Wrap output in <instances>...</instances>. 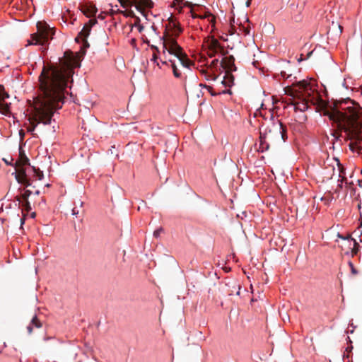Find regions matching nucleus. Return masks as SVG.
<instances>
[{
    "label": "nucleus",
    "instance_id": "nucleus-1",
    "mask_svg": "<svg viewBox=\"0 0 362 362\" xmlns=\"http://www.w3.org/2000/svg\"><path fill=\"white\" fill-rule=\"evenodd\" d=\"M59 69L44 70L39 76L40 93L33 103L28 120V132H33L38 124H49L54 112L62 107L66 93V77L59 76Z\"/></svg>",
    "mask_w": 362,
    "mask_h": 362
},
{
    "label": "nucleus",
    "instance_id": "nucleus-2",
    "mask_svg": "<svg viewBox=\"0 0 362 362\" xmlns=\"http://www.w3.org/2000/svg\"><path fill=\"white\" fill-rule=\"evenodd\" d=\"M324 114L330 120L337 124L348 139L353 140L349 144L351 151L361 150L358 144L362 143V107L350 98L337 101L331 111L325 110Z\"/></svg>",
    "mask_w": 362,
    "mask_h": 362
},
{
    "label": "nucleus",
    "instance_id": "nucleus-3",
    "mask_svg": "<svg viewBox=\"0 0 362 362\" xmlns=\"http://www.w3.org/2000/svg\"><path fill=\"white\" fill-rule=\"evenodd\" d=\"M286 93L292 96L294 100H294L292 105L295 106L296 110L301 112L308 110L311 105L320 106L323 103L319 93L305 81H299L292 87H287Z\"/></svg>",
    "mask_w": 362,
    "mask_h": 362
},
{
    "label": "nucleus",
    "instance_id": "nucleus-4",
    "mask_svg": "<svg viewBox=\"0 0 362 362\" xmlns=\"http://www.w3.org/2000/svg\"><path fill=\"white\" fill-rule=\"evenodd\" d=\"M83 42V46L77 55H75L71 51H66L62 57L59 58L58 63L49 64L44 66L42 71L52 68L59 69V76L66 77V88L70 79L72 81L74 69L81 65V58L86 54V49L89 47V43L86 39H81Z\"/></svg>",
    "mask_w": 362,
    "mask_h": 362
},
{
    "label": "nucleus",
    "instance_id": "nucleus-5",
    "mask_svg": "<svg viewBox=\"0 0 362 362\" xmlns=\"http://www.w3.org/2000/svg\"><path fill=\"white\" fill-rule=\"evenodd\" d=\"M172 33L165 32L162 37L163 52L168 51L169 54L176 57L180 64L186 68H189L193 62L189 59L187 55L183 52L182 48L177 44L176 37L182 32L178 23L170 21L169 23Z\"/></svg>",
    "mask_w": 362,
    "mask_h": 362
},
{
    "label": "nucleus",
    "instance_id": "nucleus-6",
    "mask_svg": "<svg viewBox=\"0 0 362 362\" xmlns=\"http://www.w3.org/2000/svg\"><path fill=\"white\" fill-rule=\"evenodd\" d=\"M287 139V129L281 122L274 123L272 128L265 132L264 135L260 133L259 145L258 151L264 152L269 148V140L273 144H281Z\"/></svg>",
    "mask_w": 362,
    "mask_h": 362
},
{
    "label": "nucleus",
    "instance_id": "nucleus-7",
    "mask_svg": "<svg viewBox=\"0 0 362 362\" xmlns=\"http://www.w3.org/2000/svg\"><path fill=\"white\" fill-rule=\"evenodd\" d=\"M37 33L31 35V41L29 42L30 45H44L52 38L54 34V30L45 22H38L37 23Z\"/></svg>",
    "mask_w": 362,
    "mask_h": 362
},
{
    "label": "nucleus",
    "instance_id": "nucleus-8",
    "mask_svg": "<svg viewBox=\"0 0 362 362\" xmlns=\"http://www.w3.org/2000/svg\"><path fill=\"white\" fill-rule=\"evenodd\" d=\"M235 58L233 56H229L223 57L221 62V66L226 70V71H235L237 68L235 65Z\"/></svg>",
    "mask_w": 362,
    "mask_h": 362
},
{
    "label": "nucleus",
    "instance_id": "nucleus-9",
    "mask_svg": "<svg viewBox=\"0 0 362 362\" xmlns=\"http://www.w3.org/2000/svg\"><path fill=\"white\" fill-rule=\"evenodd\" d=\"M96 20H90L87 23H86L81 30V31L78 33V36L76 38V41L78 42V39H86L90 35L91 28L93 25L96 23Z\"/></svg>",
    "mask_w": 362,
    "mask_h": 362
},
{
    "label": "nucleus",
    "instance_id": "nucleus-10",
    "mask_svg": "<svg viewBox=\"0 0 362 362\" xmlns=\"http://www.w3.org/2000/svg\"><path fill=\"white\" fill-rule=\"evenodd\" d=\"M134 4L136 8L144 16H146V14L144 11H141L143 9L146 8H151L153 7V2L151 0H134Z\"/></svg>",
    "mask_w": 362,
    "mask_h": 362
},
{
    "label": "nucleus",
    "instance_id": "nucleus-11",
    "mask_svg": "<svg viewBox=\"0 0 362 362\" xmlns=\"http://www.w3.org/2000/svg\"><path fill=\"white\" fill-rule=\"evenodd\" d=\"M207 46L210 49L219 51L222 55H225L226 54V52H225L223 47L221 45L218 40L213 37L210 40H208Z\"/></svg>",
    "mask_w": 362,
    "mask_h": 362
},
{
    "label": "nucleus",
    "instance_id": "nucleus-12",
    "mask_svg": "<svg viewBox=\"0 0 362 362\" xmlns=\"http://www.w3.org/2000/svg\"><path fill=\"white\" fill-rule=\"evenodd\" d=\"M221 83L226 87H231L234 85V76L232 74V72L229 71H226L225 76Z\"/></svg>",
    "mask_w": 362,
    "mask_h": 362
},
{
    "label": "nucleus",
    "instance_id": "nucleus-13",
    "mask_svg": "<svg viewBox=\"0 0 362 362\" xmlns=\"http://www.w3.org/2000/svg\"><path fill=\"white\" fill-rule=\"evenodd\" d=\"M339 237L342 238V239H345L347 240L348 242V244H349V247H350L351 245V243L353 242L354 243V247L353 248L351 249V256L354 257V255H356L358 250H359V244L356 242V240L353 239V238H344L342 235H339Z\"/></svg>",
    "mask_w": 362,
    "mask_h": 362
},
{
    "label": "nucleus",
    "instance_id": "nucleus-14",
    "mask_svg": "<svg viewBox=\"0 0 362 362\" xmlns=\"http://www.w3.org/2000/svg\"><path fill=\"white\" fill-rule=\"evenodd\" d=\"M200 86H202L203 88L206 89L212 96H215V95H217L219 94H231L232 93V92L230 89L223 90L218 93H216L213 90V88L210 86H208L206 84H200Z\"/></svg>",
    "mask_w": 362,
    "mask_h": 362
},
{
    "label": "nucleus",
    "instance_id": "nucleus-15",
    "mask_svg": "<svg viewBox=\"0 0 362 362\" xmlns=\"http://www.w3.org/2000/svg\"><path fill=\"white\" fill-rule=\"evenodd\" d=\"M33 327L37 328H40L42 327V323L37 317V316H34L31 320L30 324L27 327V330L28 334H31L33 332Z\"/></svg>",
    "mask_w": 362,
    "mask_h": 362
},
{
    "label": "nucleus",
    "instance_id": "nucleus-16",
    "mask_svg": "<svg viewBox=\"0 0 362 362\" xmlns=\"http://www.w3.org/2000/svg\"><path fill=\"white\" fill-rule=\"evenodd\" d=\"M26 172L23 166H17L16 165V175L15 178L17 180V178L19 179V180L27 177Z\"/></svg>",
    "mask_w": 362,
    "mask_h": 362
},
{
    "label": "nucleus",
    "instance_id": "nucleus-17",
    "mask_svg": "<svg viewBox=\"0 0 362 362\" xmlns=\"http://www.w3.org/2000/svg\"><path fill=\"white\" fill-rule=\"evenodd\" d=\"M97 12V8L95 6H85L83 9V13L88 17L94 16Z\"/></svg>",
    "mask_w": 362,
    "mask_h": 362
},
{
    "label": "nucleus",
    "instance_id": "nucleus-18",
    "mask_svg": "<svg viewBox=\"0 0 362 362\" xmlns=\"http://www.w3.org/2000/svg\"><path fill=\"white\" fill-rule=\"evenodd\" d=\"M16 165L17 166H23L30 165L29 159L26 157L25 154L20 153V158L16 162Z\"/></svg>",
    "mask_w": 362,
    "mask_h": 362
},
{
    "label": "nucleus",
    "instance_id": "nucleus-19",
    "mask_svg": "<svg viewBox=\"0 0 362 362\" xmlns=\"http://www.w3.org/2000/svg\"><path fill=\"white\" fill-rule=\"evenodd\" d=\"M333 160H334V162L336 163V165L338 167L339 176L341 177L342 180H346V177H344L345 169L344 168L343 165L340 163L339 160L337 158H334Z\"/></svg>",
    "mask_w": 362,
    "mask_h": 362
},
{
    "label": "nucleus",
    "instance_id": "nucleus-20",
    "mask_svg": "<svg viewBox=\"0 0 362 362\" xmlns=\"http://www.w3.org/2000/svg\"><path fill=\"white\" fill-rule=\"evenodd\" d=\"M200 71L204 75L205 79L207 81H216L218 78V76L209 73L207 70L202 69Z\"/></svg>",
    "mask_w": 362,
    "mask_h": 362
},
{
    "label": "nucleus",
    "instance_id": "nucleus-21",
    "mask_svg": "<svg viewBox=\"0 0 362 362\" xmlns=\"http://www.w3.org/2000/svg\"><path fill=\"white\" fill-rule=\"evenodd\" d=\"M2 100L0 99V112L4 115H7L9 112V105L1 103Z\"/></svg>",
    "mask_w": 362,
    "mask_h": 362
},
{
    "label": "nucleus",
    "instance_id": "nucleus-22",
    "mask_svg": "<svg viewBox=\"0 0 362 362\" xmlns=\"http://www.w3.org/2000/svg\"><path fill=\"white\" fill-rule=\"evenodd\" d=\"M169 62L171 63V66H172V69H173V75L176 78H180L181 75H182L181 72L177 68V66L175 65V62H173L172 60H169Z\"/></svg>",
    "mask_w": 362,
    "mask_h": 362
},
{
    "label": "nucleus",
    "instance_id": "nucleus-23",
    "mask_svg": "<svg viewBox=\"0 0 362 362\" xmlns=\"http://www.w3.org/2000/svg\"><path fill=\"white\" fill-rule=\"evenodd\" d=\"M18 190L21 192L24 190V192L22 194L23 201L28 200L29 197L32 194V192L30 189L19 188Z\"/></svg>",
    "mask_w": 362,
    "mask_h": 362
},
{
    "label": "nucleus",
    "instance_id": "nucleus-24",
    "mask_svg": "<svg viewBox=\"0 0 362 362\" xmlns=\"http://www.w3.org/2000/svg\"><path fill=\"white\" fill-rule=\"evenodd\" d=\"M17 182L23 185H24L25 187H28L31 186L32 183L30 180L27 177L25 178H23L21 180H19L18 178H17Z\"/></svg>",
    "mask_w": 362,
    "mask_h": 362
},
{
    "label": "nucleus",
    "instance_id": "nucleus-25",
    "mask_svg": "<svg viewBox=\"0 0 362 362\" xmlns=\"http://www.w3.org/2000/svg\"><path fill=\"white\" fill-rule=\"evenodd\" d=\"M174 5L176 6H180L182 8V5H184L185 6H191V3L188 1H185V0H175L174 1Z\"/></svg>",
    "mask_w": 362,
    "mask_h": 362
},
{
    "label": "nucleus",
    "instance_id": "nucleus-26",
    "mask_svg": "<svg viewBox=\"0 0 362 362\" xmlns=\"http://www.w3.org/2000/svg\"><path fill=\"white\" fill-rule=\"evenodd\" d=\"M238 6L245 5L249 7L251 4L252 0H233Z\"/></svg>",
    "mask_w": 362,
    "mask_h": 362
},
{
    "label": "nucleus",
    "instance_id": "nucleus-27",
    "mask_svg": "<svg viewBox=\"0 0 362 362\" xmlns=\"http://www.w3.org/2000/svg\"><path fill=\"white\" fill-rule=\"evenodd\" d=\"M8 98L9 95L5 91L4 86L0 85V99L5 100Z\"/></svg>",
    "mask_w": 362,
    "mask_h": 362
},
{
    "label": "nucleus",
    "instance_id": "nucleus-28",
    "mask_svg": "<svg viewBox=\"0 0 362 362\" xmlns=\"http://www.w3.org/2000/svg\"><path fill=\"white\" fill-rule=\"evenodd\" d=\"M33 169L37 179L40 180H42L44 177L42 171H41L39 168H36L35 167H33Z\"/></svg>",
    "mask_w": 362,
    "mask_h": 362
},
{
    "label": "nucleus",
    "instance_id": "nucleus-29",
    "mask_svg": "<svg viewBox=\"0 0 362 362\" xmlns=\"http://www.w3.org/2000/svg\"><path fill=\"white\" fill-rule=\"evenodd\" d=\"M23 206L27 212L30 211L31 210V206L30 203L28 200L23 201Z\"/></svg>",
    "mask_w": 362,
    "mask_h": 362
},
{
    "label": "nucleus",
    "instance_id": "nucleus-30",
    "mask_svg": "<svg viewBox=\"0 0 362 362\" xmlns=\"http://www.w3.org/2000/svg\"><path fill=\"white\" fill-rule=\"evenodd\" d=\"M349 265L351 268V273L353 274H356L358 273L357 270L355 269L353 263L351 262H349Z\"/></svg>",
    "mask_w": 362,
    "mask_h": 362
},
{
    "label": "nucleus",
    "instance_id": "nucleus-31",
    "mask_svg": "<svg viewBox=\"0 0 362 362\" xmlns=\"http://www.w3.org/2000/svg\"><path fill=\"white\" fill-rule=\"evenodd\" d=\"M218 51L209 49L208 55L209 57H214Z\"/></svg>",
    "mask_w": 362,
    "mask_h": 362
},
{
    "label": "nucleus",
    "instance_id": "nucleus-32",
    "mask_svg": "<svg viewBox=\"0 0 362 362\" xmlns=\"http://www.w3.org/2000/svg\"><path fill=\"white\" fill-rule=\"evenodd\" d=\"M120 13H123L124 16H134V13L132 11H121Z\"/></svg>",
    "mask_w": 362,
    "mask_h": 362
},
{
    "label": "nucleus",
    "instance_id": "nucleus-33",
    "mask_svg": "<svg viewBox=\"0 0 362 362\" xmlns=\"http://www.w3.org/2000/svg\"><path fill=\"white\" fill-rule=\"evenodd\" d=\"M162 231H163V228H158V229L156 230L153 232V235H154L155 237H156V238H157V237H158V236L160 235V233H161Z\"/></svg>",
    "mask_w": 362,
    "mask_h": 362
},
{
    "label": "nucleus",
    "instance_id": "nucleus-34",
    "mask_svg": "<svg viewBox=\"0 0 362 362\" xmlns=\"http://www.w3.org/2000/svg\"><path fill=\"white\" fill-rule=\"evenodd\" d=\"M139 25H141L140 24V19H139V17H135V22H134V23L133 25H132V28L133 26L137 27V26H139Z\"/></svg>",
    "mask_w": 362,
    "mask_h": 362
},
{
    "label": "nucleus",
    "instance_id": "nucleus-35",
    "mask_svg": "<svg viewBox=\"0 0 362 362\" xmlns=\"http://www.w3.org/2000/svg\"><path fill=\"white\" fill-rule=\"evenodd\" d=\"M118 1L121 4V6L122 7L127 6V0H118Z\"/></svg>",
    "mask_w": 362,
    "mask_h": 362
},
{
    "label": "nucleus",
    "instance_id": "nucleus-36",
    "mask_svg": "<svg viewBox=\"0 0 362 362\" xmlns=\"http://www.w3.org/2000/svg\"><path fill=\"white\" fill-rule=\"evenodd\" d=\"M157 52H154L153 54V57H152V61L156 62V60L158 59V57H157Z\"/></svg>",
    "mask_w": 362,
    "mask_h": 362
},
{
    "label": "nucleus",
    "instance_id": "nucleus-37",
    "mask_svg": "<svg viewBox=\"0 0 362 362\" xmlns=\"http://www.w3.org/2000/svg\"><path fill=\"white\" fill-rule=\"evenodd\" d=\"M151 48L152 49H154L156 51V52H159V49L158 47H156L155 45H151Z\"/></svg>",
    "mask_w": 362,
    "mask_h": 362
},
{
    "label": "nucleus",
    "instance_id": "nucleus-38",
    "mask_svg": "<svg viewBox=\"0 0 362 362\" xmlns=\"http://www.w3.org/2000/svg\"><path fill=\"white\" fill-rule=\"evenodd\" d=\"M15 199L17 202H21V201L23 200L22 194L21 196H16Z\"/></svg>",
    "mask_w": 362,
    "mask_h": 362
},
{
    "label": "nucleus",
    "instance_id": "nucleus-39",
    "mask_svg": "<svg viewBox=\"0 0 362 362\" xmlns=\"http://www.w3.org/2000/svg\"><path fill=\"white\" fill-rule=\"evenodd\" d=\"M138 28V30L139 33H141L144 30V26L142 25H139V26H137Z\"/></svg>",
    "mask_w": 362,
    "mask_h": 362
},
{
    "label": "nucleus",
    "instance_id": "nucleus-40",
    "mask_svg": "<svg viewBox=\"0 0 362 362\" xmlns=\"http://www.w3.org/2000/svg\"><path fill=\"white\" fill-rule=\"evenodd\" d=\"M218 59H214V60L212 61V62H211V65H212V66H216V65L218 64Z\"/></svg>",
    "mask_w": 362,
    "mask_h": 362
},
{
    "label": "nucleus",
    "instance_id": "nucleus-41",
    "mask_svg": "<svg viewBox=\"0 0 362 362\" xmlns=\"http://www.w3.org/2000/svg\"><path fill=\"white\" fill-rule=\"evenodd\" d=\"M72 214L73 215H77L78 214V211L76 210L75 208L72 209Z\"/></svg>",
    "mask_w": 362,
    "mask_h": 362
},
{
    "label": "nucleus",
    "instance_id": "nucleus-42",
    "mask_svg": "<svg viewBox=\"0 0 362 362\" xmlns=\"http://www.w3.org/2000/svg\"><path fill=\"white\" fill-rule=\"evenodd\" d=\"M190 13H192V18H198V17H199V16H197L195 13H194L192 10L190 11Z\"/></svg>",
    "mask_w": 362,
    "mask_h": 362
},
{
    "label": "nucleus",
    "instance_id": "nucleus-43",
    "mask_svg": "<svg viewBox=\"0 0 362 362\" xmlns=\"http://www.w3.org/2000/svg\"><path fill=\"white\" fill-rule=\"evenodd\" d=\"M245 35H248L250 33V30L248 28H244Z\"/></svg>",
    "mask_w": 362,
    "mask_h": 362
},
{
    "label": "nucleus",
    "instance_id": "nucleus-44",
    "mask_svg": "<svg viewBox=\"0 0 362 362\" xmlns=\"http://www.w3.org/2000/svg\"><path fill=\"white\" fill-rule=\"evenodd\" d=\"M338 27H339L340 33H341V32H342V27L341 25H338Z\"/></svg>",
    "mask_w": 362,
    "mask_h": 362
},
{
    "label": "nucleus",
    "instance_id": "nucleus-45",
    "mask_svg": "<svg viewBox=\"0 0 362 362\" xmlns=\"http://www.w3.org/2000/svg\"><path fill=\"white\" fill-rule=\"evenodd\" d=\"M40 191H39V190H37V191H35V195H39V194H40Z\"/></svg>",
    "mask_w": 362,
    "mask_h": 362
},
{
    "label": "nucleus",
    "instance_id": "nucleus-46",
    "mask_svg": "<svg viewBox=\"0 0 362 362\" xmlns=\"http://www.w3.org/2000/svg\"><path fill=\"white\" fill-rule=\"evenodd\" d=\"M24 223V218H21V224L23 225Z\"/></svg>",
    "mask_w": 362,
    "mask_h": 362
},
{
    "label": "nucleus",
    "instance_id": "nucleus-47",
    "mask_svg": "<svg viewBox=\"0 0 362 362\" xmlns=\"http://www.w3.org/2000/svg\"><path fill=\"white\" fill-rule=\"evenodd\" d=\"M98 18H101V19H103V18H104V16H103L102 14H100V15H99Z\"/></svg>",
    "mask_w": 362,
    "mask_h": 362
},
{
    "label": "nucleus",
    "instance_id": "nucleus-48",
    "mask_svg": "<svg viewBox=\"0 0 362 362\" xmlns=\"http://www.w3.org/2000/svg\"><path fill=\"white\" fill-rule=\"evenodd\" d=\"M31 216H32L33 218H34V217L35 216V212L32 213Z\"/></svg>",
    "mask_w": 362,
    "mask_h": 362
},
{
    "label": "nucleus",
    "instance_id": "nucleus-49",
    "mask_svg": "<svg viewBox=\"0 0 362 362\" xmlns=\"http://www.w3.org/2000/svg\"><path fill=\"white\" fill-rule=\"evenodd\" d=\"M49 186H50V185H49V184H47V185H46V187H49Z\"/></svg>",
    "mask_w": 362,
    "mask_h": 362
},
{
    "label": "nucleus",
    "instance_id": "nucleus-50",
    "mask_svg": "<svg viewBox=\"0 0 362 362\" xmlns=\"http://www.w3.org/2000/svg\"><path fill=\"white\" fill-rule=\"evenodd\" d=\"M361 173H362V170H361Z\"/></svg>",
    "mask_w": 362,
    "mask_h": 362
}]
</instances>
